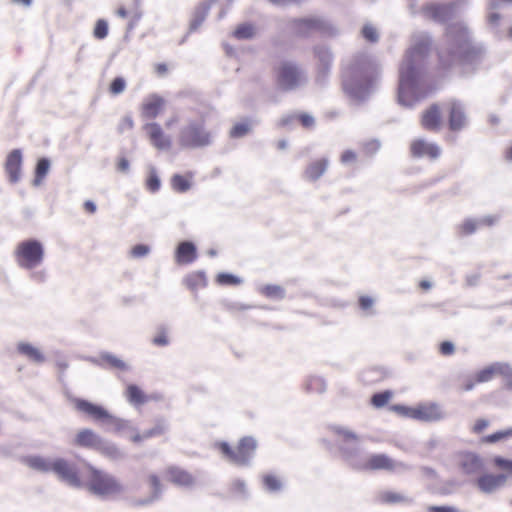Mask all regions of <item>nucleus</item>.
Masks as SVG:
<instances>
[{"mask_svg":"<svg viewBox=\"0 0 512 512\" xmlns=\"http://www.w3.org/2000/svg\"><path fill=\"white\" fill-rule=\"evenodd\" d=\"M447 47L439 51V65L447 70L455 66L475 63L481 56V50L474 46L468 30L462 25L451 26L446 31Z\"/></svg>","mask_w":512,"mask_h":512,"instance_id":"obj_1","label":"nucleus"},{"mask_svg":"<svg viewBox=\"0 0 512 512\" xmlns=\"http://www.w3.org/2000/svg\"><path fill=\"white\" fill-rule=\"evenodd\" d=\"M83 487L97 496L109 497L121 493L120 482L112 475L88 462L83 463Z\"/></svg>","mask_w":512,"mask_h":512,"instance_id":"obj_2","label":"nucleus"},{"mask_svg":"<svg viewBox=\"0 0 512 512\" xmlns=\"http://www.w3.org/2000/svg\"><path fill=\"white\" fill-rule=\"evenodd\" d=\"M14 257L19 267L34 269L43 262V244L35 239L21 241L15 248Z\"/></svg>","mask_w":512,"mask_h":512,"instance_id":"obj_3","label":"nucleus"},{"mask_svg":"<svg viewBox=\"0 0 512 512\" xmlns=\"http://www.w3.org/2000/svg\"><path fill=\"white\" fill-rule=\"evenodd\" d=\"M217 448L230 462L245 465L256 449V442L251 437H244L235 447H231L226 442H220L217 444Z\"/></svg>","mask_w":512,"mask_h":512,"instance_id":"obj_4","label":"nucleus"},{"mask_svg":"<svg viewBox=\"0 0 512 512\" xmlns=\"http://www.w3.org/2000/svg\"><path fill=\"white\" fill-rule=\"evenodd\" d=\"M211 143V134L203 123L192 122L183 128L179 135V144L185 148L204 147Z\"/></svg>","mask_w":512,"mask_h":512,"instance_id":"obj_5","label":"nucleus"},{"mask_svg":"<svg viewBox=\"0 0 512 512\" xmlns=\"http://www.w3.org/2000/svg\"><path fill=\"white\" fill-rule=\"evenodd\" d=\"M61 481L70 486L81 488L84 485L83 468L80 469L75 463L64 458H54L53 471Z\"/></svg>","mask_w":512,"mask_h":512,"instance_id":"obj_6","label":"nucleus"},{"mask_svg":"<svg viewBox=\"0 0 512 512\" xmlns=\"http://www.w3.org/2000/svg\"><path fill=\"white\" fill-rule=\"evenodd\" d=\"M274 72L278 86L284 90L295 89L303 80L302 71L295 63L290 61L279 63L275 67Z\"/></svg>","mask_w":512,"mask_h":512,"instance_id":"obj_7","label":"nucleus"},{"mask_svg":"<svg viewBox=\"0 0 512 512\" xmlns=\"http://www.w3.org/2000/svg\"><path fill=\"white\" fill-rule=\"evenodd\" d=\"M378 76L377 67L370 62L362 66L354 65L351 67L350 81L355 82L359 90H368L376 82Z\"/></svg>","mask_w":512,"mask_h":512,"instance_id":"obj_8","label":"nucleus"},{"mask_svg":"<svg viewBox=\"0 0 512 512\" xmlns=\"http://www.w3.org/2000/svg\"><path fill=\"white\" fill-rule=\"evenodd\" d=\"M476 381L485 383L491 381L495 376H503L512 386V368L507 363L495 362L475 373Z\"/></svg>","mask_w":512,"mask_h":512,"instance_id":"obj_9","label":"nucleus"},{"mask_svg":"<svg viewBox=\"0 0 512 512\" xmlns=\"http://www.w3.org/2000/svg\"><path fill=\"white\" fill-rule=\"evenodd\" d=\"M291 26L297 37H307L313 32L325 29L324 21L315 17L293 19Z\"/></svg>","mask_w":512,"mask_h":512,"instance_id":"obj_10","label":"nucleus"},{"mask_svg":"<svg viewBox=\"0 0 512 512\" xmlns=\"http://www.w3.org/2000/svg\"><path fill=\"white\" fill-rule=\"evenodd\" d=\"M420 124L424 130L438 132L443 125V116L439 104H432L423 111L420 117Z\"/></svg>","mask_w":512,"mask_h":512,"instance_id":"obj_11","label":"nucleus"},{"mask_svg":"<svg viewBox=\"0 0 512 512\" xmlns=\"http://www.w3.org/2000/svg\"><path fill=\"white\" fill-rule=\"evenodd\" d=\"M410 153L415 158L427 157L434 160L440 156L441 149L438 145L424 139H415L410 144Z\"/></svg>","mask_w":512,"mask_h":512,"instance_id":"obj_12","label":"nucleus"},{"mask_svg":"<svg viewBox=\"0 0 512 512\" xmlns=\"http://www.w3.org/2000/svg\"><path fill=\"white\" fill-rule=\"evenodd\" d=\"M75 408L96 421H106L112 416L102 406L93 404L87 400L76 398L73 401Z\"/></svg>","mask_w":512,"mask_h":512,"instance_id":"obj_13","label":"nucleus"},{"mask_svg":"<svg viewBox=\"0 0 512 512\" xmlns=\"http://www.w3.org/2000/svg\"><path fill=\"white\" fill-rule=\"evenodd\" d=\"M165 107V99L157 94L146 97L141 104V115L146 119H155Z\"/></svg>","mask_w":512,"mask_h":512,"instance_id":"obj_14","label":"nucleus"},{"mask_svg":"<svg viewBox=\"0 0 512 512\" xmlns=\"http://www.w3.org/2000/svg\"><path fill=\"white\" fill-rule=\"evenodd\" d=\"M143 129L149 137L150 142L157 149H168L171 146L170 138L165 135L158 123L152 122L144 125Z\"/></svg>","mask_w":512,"mask_h":512,"instance_id":"obj_15","label":"nucleus"},{"mask_svg":"<svg viewBox=\"0 0 512 512\" xmlns=\"http://www.w3.org/2000/svg\"><path fill=\"white\" fill-rule=\"evenodd\" d=\"M396 466L397 463L386 454H373L369 456L363 463L362 469L368 471H393L395 470Z\"/></svg>","mask_w":512,"mask_h":512,"instance_id":"obj_16","label":"nucleus"},{"mask_svg":"<svg viewBox=\"0 0 512 512\" xmlns=\"http://www.w3.org/2000/svg\"><path fill=\"white\" fill-rule=\"evenodd\" d=\"M507 481L505 474L486 473L477 479V487L484 493H492L503 487Z\"/></svg>","mask_w":512,"mask_h":512,"instance_id":"obj_17","label":"nucleus"},{"mask_svg":"<svg viewBox=\"0 0 512 512\" xmlns=\"http://www.w3.org/2000/svg\"><path fill=\"white\" fill-rule=\"evenodd\" d=\"M458 465L465 474H474L482 469L483 461L478 454L465 451L459 454Z\"/></svg>","mask_w":512,"mask_h":512,"instance_id":"obj_18","label":"nucleus"},{"mask_svg":"<svg viewBox=\"0 0 512 512\" xmlns=\"http://www.w3.org/2000/svg\"><path fill=\"white\" fill-rule=\"evenodd\" d=\"M454 11V4H430L424 7L425 15L437 22H445L448 20Z\"/></svg>","mask_w":512,"mask_h":512,"instance_id":"obj_19","label":"nucleus"},{"mask_svg":"<svg viewBox=\"0 0 512 512\" xmlns=\"http://www.w3.org/2000/svg\"><path fill=\"white\" fill-rule=\"evenodd\" d=\"M22 164V155L20 150L11 151L5 162V171L8 174L11 183H16L20 179Z\"/></svg>","mask_w":512,"mask_h":512,"instance_id":"obj_20","label":"nucleus"},{"mask_svg":"<svg viewBox=\"0 0 512 512\" xmlns=\"http://www.w3.org/2000/svg\"><path fill=\"white\" fill-rule=\"evenodd\" d=\"M447 110L450 130H461L466 123V117L462 106L458 102L453 101L448 104Z\"/></svg>","mask_w":512,"mask_h":512,"instance_id":"obj_21","label":"nucleus"},{"mask_svg":"<svg viewBox=\"0 0 512 512\" xmlns=\"http://www.w3.org/2000/svg\"><path fill=\"white\" fill-rule=\"evenodd\" d=\"M197 258L196 247L192 242L179 243L175 252V260L179 265L190 264Z\"/></svg>","mask_w":512,"mask_h":512,"instance_id":"obj_22","label":"nucleus"},{"mask_svg":"<svg viewBox=\"0 0 512 512\" xmlns=\"http://www.w3.org/2000/svg\"><path fill=\"white\" fill-rule=\"evenodd\" d=\"M101 437L91 429H82L77 432L73 440V444L78 447L96 450Z\"/></svg>","mask_w":512,"mask_h":512,"instance_id":"obj_23","label":"nucleus"},{"mask_svg":"<svg viewBox=\"0 0 512 512\" xmlns=\"http://www.w3.org/2000/svg\"><path fill=\"white\" fill-rule=\"evenodd\" d=\"M414 68L410 65L406 67H402L400 70V82H399V91H398V99L399 102L405 105L408 103L405 101V94L411 88L414 80Z\"/></svg>","mask_w":512,"mask_h":512,"instance_id":"obj_24","label":"nucleus"},{"mask_svg":"<svg viewBox=\"0 0 512 512\" xmlns=\"http://www.w3.org/2000/svg\"><path fill=\"white\" fill-rule=\"evenodd\" d=\"M24 463L31 469L49 473L53 471L54 458H44L41 456H27L23 459Z\"/></svg>","mask_w":512,"mask_h":512,"instance_id":"obj_25","label":"nucleus"},{"mask_svg":"<svg viewBox=\"0 0 512 512\" xmlns=\"http://www.w3.org/2000/svg\"><path fill=\"white\" fill-rule=\"evenodd\" d=\"M124 396L133 406H141L147 403L150 399V397L135 384H128L126 386Z\"/></svg>","mask_w":512,"mask_h":512,"instance_id":"obj_26","label":"nucleus"},{"mask_svg":"<svg viewBox=\"0 0 512 512\" xmlns=\"http://www.w3.org/2000/svg\"><path fill=\"white\" fill-rule=\"evenodd\" d=\"M167 477L170 482L179 486L188 487L194 484L193 476L186 470L178 467H170L167 470Z\"/></svg>","mask_w":512,"mask_h":512,"instance_id":"obj_27","label":"nucleus"},{"mask_svg":"<svg viewBox=\"0 0 512 512\" xmlns=\"http://www.w3.org/2000/svg\"><path fill=\"white\" fill-rule=\"evenodd\" d=\"M327 167L328 160L326 158L316 159L308 164L304 171V176L310 181H316L325 173Z\"/></svg>","mask_w":512,"mask_h":512,"instance_id":"obj_28","label":"nucleus"},{"mask_svg":"<svg viewBox=\"0 0 512 512\" xmlns=\"http://www.w3.org/2000/svg\"><path fill=\"white\" fill-rule=\"evenodd\" d=\"M314 55L317 59V71L321 75H325L332 62V55L330 51L325 47H316L314 49Z\"/></svg>","mask_w":512,"mask_h":512,"instance_id":"obj_29","label":"nucleus"},{"mask_svg":"<svg viewBox=\"0 0 512 512\" xmlns=\"http://www.w3.org/2000/svg\"><path fill=\"white\" fill-rule=\"evenodd\" d=\"M184 284L191 291H197L207 286V278L204 272L194 271L186 275Z\"/></svg>","mask_w":512,"mask_h":512,"instance_id":"obj_30","label":"nucleus"},{"mask_svg":"<svg viewBox=\"0 0 512 512\" xmlns=\"http://www.w3.org/2000/svg\"><path fill=\"white\" fill-rule=\"evenodd\" d=\"M193 173L187 172L185 175L175 174L171 178V187L178 193L187 192L192 185Z\"/></svg>","mask_w":512,"mask_h":512,"instance_id":"obj_31","label":"nucleus"},{"mask_svg":"<svg viewBox=\"0 0 512 512\" xmlns=\"http://www.w3.org/2000/svg\"><path fill=\"white\" fill-rule=\"evenodd\" d=\"M95 451L112 460L119 459L122 456L120 449L115 444L106 442L102 438Z\"/></svg>","mask_w":512,"mask_h":512,"instance_id":"obj_32","label":"nucleus"},{"mask_svg":"<svg viewBox=\"0 0 512 512\" xmlns=\"http://www.w3.org/2000/svg\"><path fill=\"white\" fill-rule=\"evenodd\" d=\"M17 350L19 353L25 355L29 360L41 363L44 361L43 354L36 347L32 346L29 343H20L17 346Z\"/></svg>","mask_w":512,"mask_h":512,"instance_id":"obj_33","label":"nucleus"},{"mask_svg":"<svg viewBox=\"0 0 512 512\" xmlns=\"http://www.w3.org/2000/svg\"><path fill=\"white\" fill-rule=\"evenodd\" d=\"M509 438H512V427H509V428L503 429V430H498L494 433L483 436L480 439V443L481 444H495L497 442L507 440Z\"/></svg>","mask_w":512,"mask_h":512,"instance_id":"obj_34","label":"nucleus"},{"mask_svg":"<svg viewBox=\"0 0 512 512\" xmlns=\"http://www.w3.org/2000/svg\"><path fill=\"white\" fill-rule=\"evenodd\" d=\"M412 419L431 421L436 419V409L433 406L413 407Z\"/></svg>","mask_w":512,"mask_h":512,"instance_id":"obj_35","label":"nucleus"},{"mask_svg":"<svg viewBox=\"0 0 512 512\" xmlns=\"http://www.w3.org/2000/svg\"><path fill=\"white\" fill-rule=\"evenodd\" d=\"M261 294L270 299H283L285 290L280 285L269 284L261 288Z\"/></svg>","mask_w":512,"mask_h":512,"instance_id":"obj_36","label":"nucleus"},{"mask_svg":"<svg viewBox=\"0 0 512 512\" xmlns=\"http://www.w3.org/2000/svg\"><path fill=\"white\" fill-rule=\"evenodd\" d=\"M50 168L48 159L42 158L37 162L35 169L34 185L38 186L42 183Z\"/></svg>","mask_w":512,"mask_h":512,"instance_id":"obj_37","label":"nucleus"},{"mask_svg":"<svg viewBox=\"0 0 512 512\" xmlns=\"http://www.w3.org/2000/svg\"><path fill=\"white\" fill-rule=\"evenodd\" d=\"M392 397H393V392L390 390H385V391H382L379 393H375L371 397L370 402H371L372 406H374L375 408H382L389 403V401L392 399Z\"/></svg>","mask_w":512,"mask_h":512,"instance_id":"obj_38","label":"nucleus"},{"mask_svg":"<svg viewBox=\"0 0 512 512\" xmlns=\"http://www.w3.org/2000/svg\"><path fill=\"white\" fill-rule=\"evenodd\" d=\"M255 29L253 25L244 23L239 25L233 32L236 39H250L254 36Z\"/></svg>","mask_w":512,"mask_h":512,"instance_id":"obj_39","label":"nucleus"},{"mask_svg":"<svg viewBox=\"0 0 512 512\" xmlns=\"http://www.w3.org/2000/svg\"><path fill=\"white\" fill-rule=\"evenodd\" d=\"M379 500L385 504H395L406 501V498L398 492L384 491L380 493Z\"/></svg>","mask_w":512,"mask_h":512,"instance_id":"obj_40","label":"nucleus"},{"mask_svg":"<svg viewBox=\"0 0 512 512\" xmlns=\"http://www.w3.org/2000/svg\"><path fill=\"white\" fill-rule=\"evenodd\" d=\"M215 281L221 286H237L241 283V279L230 273H219Z\"/></svg>","mask_w":512,"mask_h":512,"instance_id":"obj_41","label":"nucleus"},{"mask_svg":"<svg viewBox=\"0 0 512 512\" xmlns=\"http://www.w3.org/2000/svg\"><path fill=\"white\" fill-rule=\"evenodd\" d=\"M251 130L250 123L248 121L236 123L230 130V137L240 138L248 134Z\"/></svg>","mask_w":512,"mask_h":512,"instance_id":"obj_42","label":"nucleus"},{"mask_svg":"<svg viewBox=\"0 0 512 512\" xmlns=\"http://www.w3.org/2000/svg\"><path fill=\"white\" fill-rule=\"evenodd\" d=\"M492 462L495 467L503 470L507 477L512 476V460L506 459L502 456H495Z\"/></svg>","mask_w":512,"mask_h":512,"instance_id":"obj_43","label":"nucleus"},{"mask_svg":"<svg viewBox=\"0 0 512 512\" xmlns=\"http://www.w3.org/2000/svg\"><path fill=\"white\" fill-rule=\"evenodd\" d=\"M107 35H108L107 21L104 19H98L94 26L93 36L98 40H102V39L106 38Z\"/></svg>","mask_w":512,"mask_h":512,"instance_id":"obj_44","label":"nucleus"},{"mask_svg":"<svg viewBox=\"0 0 512 512\" xmlns=\"http://www.w3.org/2000/svg\"><path fill=\"white\" fill-rule=\"evenodd\" d=\"M165 431H166V427H165L164 422L162 420H158L151 429L144 431V436L149 439V438L160 436V435L164 434Z\"/></svg>","mask_w":512,"mask_h":512,"instance_id":"obj_45","label":"nucleus"},{"mask_svg":"<svg viewBox=\"0 0 512 512\" xmlns=\"http://www.w3.org/2000/svg\"><path fill=\"white\" fill-rule=\"evenodd\" d=\"M477 230V222L472 219L465 220L459 227L458 232L462 236H467Z\"/></svg>","mask_w":512,"mask_h":512,"instance_id":"obj_46","label":"nucleus"},{"mask_svg":"<svg viewBox=\"0 0 512 512\" xmlns=\"http://www.w3.org/2000/svg\"><path fill=\"white\" fill-rule=\"evenodd\" d=\"M126 88V81L122 77H116L113 79L109 86V92L112 95H118L121 94Z\"/></svg>","mask_w":512,"mask_h":512,"instance_id":"obj_47","label":"nucleus"},{"mask_svg":"<svg viewBox=\"0 0 512 512\" xmlns=\"http://www.w3.org/2000/svg\"><path fill=\"white\" fill-rule=\"evenodd\" d=\"M263 483L265 487L270 491H277L281 488V482L275 475H265L263 477Z\"/></svg>","mask_w":512,"mask_h":512,"instance_id":"obj_48","label":"nucleus"},{"mask_svg":"<svg viewBox=\"0 0 512 512\" xmlns=\"http://www.w3.org/2000/svg\"><path fill=\"white\" fill-rule=\"evenodd\" d=\"M490 426V421L485 418H478L471 426V432L475 435L482 434Z\"/></svg>","mask_w":512,"mask_h":512,"instance_id":"obj_49","label":"nucleus"},{"mask_svg":"<svg viewBox=\"0 0 512 512\" xmlns=\"http://www.w3.org/2000/svg\"><path fill=\"white\" fill-rule=\"evenodd\" d=\"M104 360H105V362L109 366H111L113 368H116V369H119V370H126L127 369L126 363L123 360L117 358L116 356L106 355L104 357Z\"/></svg>","mask_w":512,"mask_h":512,"instance_id":"obj_50","label":"nucleus"},{"mask_svg":"<svg viewBox=\"0 0 512 512\" xmlns=\"http://www.w3.org/2000/svg\"><path fill=\"white\" fill-rule=\"evenodd\" d=\"M299 123L306 129L312 128L315 124L313 116L307 113H299L295 116Z\"/></svg>","mask_w":512,"mask_h":512,"instance_id":"obj_51","label":"nucleus"},{"mask_svg":"<svg viewBox=\"0 0 512 512\" xmlns=\"http://www.w3.org/2000/svg\"><path fill=\"white\" fill-rule=\"evenodd\" d=\"M390 410L397 413L400 416L412 418L413 407L397 404L391 406Z\"/></svg>","mask_w":512,"mask_h":512,"instance_id":"obj_52","label":"nucleus"},{"mask_svg":"<svg viewBox=\"0 0 512 512\" xmlns=\"http://www.w3.org/2000/svg\"><path fill=\"white\" fill-rule=\"evenodd\" d=\"M150 252V247L145 244H137L131 249V256L134 258H141Z\"/></svg>","mask_w":512,"mask_h":512,"instance_id":"obj_53","label":"nucleus"},{"mask_svg":"<svg viewBox=\"0 0 512 512\" xmlns=\"http://www.w3.org/2000/svg\"><path fill=\"white\" fill-rule=\"evenodd\" d=\"M152 342L156 346H166V345H168L169 339H168L166 330L161 328L157 332V334L153 337Z\"/></svg>","mask_w":512,"mask_h":512,"instance_id":"obj_54","label":"nucleus"},{"mask_svg":"<svg viewBox=\"0 0 512 512\" xmlns=\"http://www.w3.org/2000/svg\"><path fill=\"white\" fill-rule=\"evenodd\" d=\"M363 37L369 42H376L378 40V34L373 26L365 25L362 29Z\"/></svg>","mask_w":512,"mask_h":512,"instance_id":"obj_55","label":"nucleus"},{"mask_svg":"<svg viewBox=\"0 0 512 512\" xmlns=\"http://www.w3.org/2000/svg\"><path fill=\"white\" fill-rule=\"evenodd\" d=\"M146 186L151 192H156L160 188V180L156 174H151L147 181Z\"/></svg>","mask_w":512,"mask_h":512,"instance_id":"obj_56","label":"nucleus"},{"mask_svg":"<svg viewBox=\"0 0 512 512\" xmlns=\"http://www.w3.org/2000/svg\"><path fill=\"white\" fill-rule=\"evenodd\" d=\"M439 352L443 356H450L455 352V348L452 342L443 341L439 346Z\"/></svg>","mask_w":512,"mask_h":512,"instance_id":"obj_57","label":"nucleus"},{"mask_svg":"<svg viewBox=\"0 0 512 512\" xmlns=\"http://www.w3.org/2000/svg\"><path fill=\"white\" fill-rule=\"evenodd\" d=\"M477 384H480L478 381H476V375L474 374V376L472 377H469L467 379H465L462 384H461V388L463 391H470L472 390L475 385Z\"/></svg>","mask_w":512,"mask_h":512,"instance_id":"obj_58","label":"nucleus"},{"mask_svg":"<svg viewBox=\"0 0 512 512\" xmlns=\"http://www.w3.org/2000/svg\"><path fill=\"white\" fill-rule=\"evenodd\" d=\"M359 307L362 309V310H369L372 308L373 306V299L369 296H361L359 298Z\"/></svg>","mask_w":512,"mask_h":512,"instance_id":"obj_59","label":"nucleus"},{"mask_svg":"<svg viewBox=\"0 0 512 512\" xmlns=\"http://www.w3.org/2000/svg\"><path fill=\"white\" fill-rule=\"evenodd\" d=\"M231 491L235 494H244L246 492L245 483L241 480H236L231 485Z\"/></svg>","mask_w":512,"mask_h":512,"instance_id":"obj_60","label":"nucleus"},{"mask_svg":"<svg viewBox=\"0 0 512 512\" xmlns=\"http://www.w3.org/2000/svg\"><path fill=\"white\" fill-rule=\"evenodd\" d=\"M357 156L356 153L352 150H346L341 155V162L344 164H348L354 162Z\"/></svg>","mask_w":512,"mask_h":512,"instance_id":"obj_61","label":"nucleus"},{"mask_svg":"<svg viewBox=\"0 0 512 512\" xmlns=\"http://www.w3.org/2000/svg\"><path fill=\"white\" fill-rule=\"evenodd\" d=\"M154 70L158 76L163 77L168 73L169 68L166 63H157L154 66Z\"/></svg>","mask_w":512,"mask_h":512,"instance_id":"obj_62","label":"nucleus"},{"mask_svg":"<svg viewBox=\"0 0 512 512\" xmlns=\"http://www.w3.org/2000/svg\"><path fill=\"white\" fill-rule=\"evenodd\" d=\"M337 432H338V434L343 436V438L346 440H356L357 439L356 434L353 433L352 431L345 430V429H339Z\"/></svg>","mask_w":512,"mask_h":512,"instance_id":"obj_63","label":"nucleus"},{"mask_svg":"<svg viewBox=\"0 0 512 512\" xmlns=\"http://www.w3.org/2000/svg\"><path fill=\"white\" fill-rule=\"evenodd\" d=\"M129 168V161L122 157L118 160L117 162V169L120 171V172H126Z\"/></svg>","mask_w":512,"mask_h":512,"instance_id":"obj_64","label":"nucleus"}]
</instances>
